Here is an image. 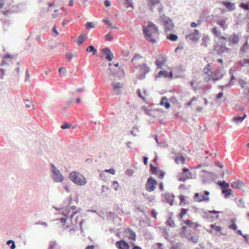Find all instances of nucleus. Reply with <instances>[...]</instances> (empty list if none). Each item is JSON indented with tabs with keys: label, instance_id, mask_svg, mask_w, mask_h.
I'll use <instances>...</instances> for the list:
<instances>
[{
	"label": "nucleus",
	"instance_id": "f257e3e1",
	"mask_svg": "<svg viewBox=\"0 0 249 249\" xmlns=\"http://www.w3.org/2000/svg\"><path fill=\"white\" fill-rule=\"evenodd\" d=\"M69 178L73 182L79 186H83L87 183L86 178L80 173L73 171L69 174Z\"/></svg>",
	"mask_w": 249,
	"mask_h": 249
},
{
	"label": "nucleus",
	"instance_id": "f03ea898",
	"mask_svg": "<svg viewBox=\"0 0 249 249\" xmlns=\"http://www.w3.org/2000/svg\"><path fill=\"white\" fill-rule=\"evenodd\" d=\"M52 177L53 180L57 182H62L64 177L60 171L54 165H52Z\"/></svg>",
	"mask_w": 249,
	"mask_h": 249
},
{
	"label": "nucleus",
	"instance_id": "7ed1b4c3",
	"mask_svg": "<svg viewBox=\"0 0 249 249\" xmlns=\"http://www.w3.org/2000/svg\"><path fill=\"white\" fill-rule=\"evenodd\" d=\"M108 71H109L108 78L111 81L114 80L115 77L121 78L124 76V72L120 68H118V71L111 68H109Z\"/></svg>",
	"mask_w": 249,
	"mask_h": 249
},
{
	"label": "nucleus",
	"instance_id": "20e7f679",
	"mask_svg": "<svg viewBox=\"0 0 249 249\" xmlns=\"http://www.w3.org/2000/svg\"><path fill=\"white\" fill-rule=\"evenodd\" d=\"M139 74L138 77L140 79H143L145 77V75L150 71V68L146 63H142L139 67Z\"/></svg>",
	"mask_w": 249,
	"mask_h": 249
},
{
	"label": "nucleus",
	"instance_id": "39448f33",
	"mask_svg": "<svg viewBox=\"0 0 249 249\" xmlns=\"http://www.w3.org/2000/svg\"><path fill=\"white\" fill-rule=\"evenodd\" d=\"M201 172L204 173L203 175H201L204 183L212 180H214L216 177V175L211 172H208L204 170H202Z\"/></svg>",
	"mask_w": 249,
	"mask_h": 249
},
{
	"label": "nucleus",
	"instance_id": "423d86ee",
	"mask_svg": "<svg viewBox=\"0 0 249 249\" xmlns=\"http://www.w3.org/2000/svg\"><path fill=\"white\" fill-rule=\"evenodd\" d=\"M157 184V181L155 179L151 177L149 178L145 185L146 190L148 192L153 191L155 189Z\"/></svg>",
	"mask_w": 249,
	"mask_h": 249
},
{
	"label": "nucleus",
	"instance_id": "0eeeda50",
	"mask_svg": "<svg viewBox=\"0 0 249 249\" xmlns=\"http://www.w3.org/2000/svg\"><path fill=\"white\" fill-rule=\"evenodd\" d=\"M144 37L149 41L155 43L158 37V32H143Z\"/></svg>",
	"mask_w": 249,
	"mask_h": 249
},
{
	"label": "nucleus",
	"instance_id": "6e6552de",
	"mask_svg": "<svg viewBox=\"0 0 249 249\" xmlns=\"http://www.w3.org/2000/svg\"><path fill=\"white\" fill-rule=\"evenodd\" d=\"M231 187L234 189H238L241 190L243 191H245V184L240 180H238L232 182L231 184Z\"/></svg>",
	"mask_w": 249,
	"mask_h": 249
},
{
	"label": "nucleus",
	"instance_id": "1a4fd4ad",
	"mask_svg": "<svg viewBox=\"0 0 249 249\" xmlns=\"http://www.w3.org/2000/svg\"><path fill=\"white\" fill-rule=\"evenodd\" d=\"M102 53L105 56L106 59L108 61H111L113 58V54L109 48H105L103 49Z\"/></svg>",
	"mask_w": 249,
	"mask_h": 249
},
{
	"label": "nucleus",
	"instance_id": "9d476101",
	"mask_svg": "<svg viewBox=\"0 0 249 249\" xmlns=\"http://www.w3.org/2000/svg\"><path fill=\"white\" fill-rule=\"evenodd\" d=\"M199 32H193L189 35H186V38L188 41H196L200 37Z\"/></svg>",
	"mask_w": 249,
	"mask_h": 249
},
{
	"label": "nucleus",
	"instance_id": "9b49d317",
	"mask_svg": "<svg viewBox=\"0 0 249 249\" xmlns=\"http://www.w3.org/2000/svg\"><path fill=\"white\" fill-rule=\"evenodd\" d=\"M184 237L188 239V240L192 241L193 243H197L198 241V236L195 233H185Z\"/></svg>",
	"mask_w": 249,
	"mask_h": 249
},
{
	"label": "nucleus",
	"instance_id": "f8f14e48",
	"mask_svg": "<svg viewBox=\"0 0 249 249\" xmlns=\"http://www.w3.org/2000/svg\"><path fill=\"white\" fill-rule=\"evenodd\" d=\"M116 247L119 249H129V245L123 240L117 241L115 243Z\"/></svg>",
	"mask_w": 249,
	"mask_h": 249
},
{
	"label": "nucleus",
	"instance_id": "ddd939ff",
	"mask_svg": "<svg viewBox=\"0 0 249 249\" xmlns=\"http://www.w3.org/2000/svg\"><path fill=\"white\" fill-rule=\"evenodd\" d=\"M142 58V56L139 53L135 54L134 56L133 57V58L131 60V62H132L133 63L134 66L135 68H136L137 69H139V60Z\"/></svg>",
	"mask_w": 249,
	"mask_h": 249
},
{
	"label": "nucleus",
	"instance_id": "4468645a",
	"mask_svg": "<svg viewBox=\"0 0 249 249\" xmlns=\"http://www.w3.org/2000/svg\"><path fill=\"white\" fill-rule=\"evenodd\" d=\"M217 49H215L216 51V53L218 54H223L226 53H230V49L228 48H227L225 46H220L219 47H217Z\"/></svg>",
	"mask_w": 249,
	"mask_h": 249
},
{
	"label": "nucleus",
	"instance_id": "2eb2a0df",
	"mask_svg": "<svg viewBox=\"0 0 249 249\" xmlns=\"http://www.w3.org/2000/svg\"><path fill=\"white\" fill-rule=\"evenodd\" d=\"M166 61V59L165 58L161 55L160 57L157 59L155 63L158 69H161Z\"/></svg>",
	"mask_w": 249,
	"mask_h": 249
},
{
	"label": "nucleus",
	"instance_id": "dca6fc26",
	"mask_svg": "<svg viewBox=\"0 0 249 249\" xmlns=\"http://www.w3.org/2000/svg\"><path fill=\"white\" fill-rule=\"evenodd\" d=\"M158 30L157 28L155 26V24L151 22H148V25L142 26V31H150V30Z\"/></svg>",
	"mask_w": 249,
	"mask_h": 249
},
{
	"label": "nucleus",
	"instance_id": "f3484780",
	"mask_svg": "<svg viewBox=\"0 0 249 249\" xmlns=\"http://www.w3.org/2000/svg\"><path fill=\"white\" fill-rule=\"evenodd\" d=\"M173 23L172 21L170 19L164 21V29L165 31H170L173 28Z\"/></svg>",
	"mask_w": 249,
	"mask_h": 249
},
{
	"label": "nucleus",
	"instance_id": "a211bd4d",
	"mask_svg": "<svg viewBox=\"0 0 249 249\" xmlns=\"http://www.w3.org/2000/svg\"><path fill=\"white\" fill-rule=\"evenodd\" d=\"M224 74V73L222 70H218L216 71L213 75L212 79L214 81L219 80L223 77Z\"/></svg>",
	"mask_w": 249,
	"mask_h": 249
},
{
	"label": "nucleus",
	"instance_id": "6ab92c4d",
	"mask_svg": "<svg viewBox=\"0 0 249 249\" xmlns=\"http://www.w3.org/2000/svg\"><path fill=\"white\" fill-rule=\"evenodd\" d=\"M87 34L84 33L81 34L76 41L77 44L79 46L81 45L87 39Z\"/></svg>",
	"mask_w": 249,
	"mask_h": 249
},
{
	"label": "nucleus",
	"instance_id": "aec40b11",
	"mask_svg": "<svg viewBox=\"0 0 249 249\" xmlns=\"http://www.w3.org/2000/svg\"><path fill=\"white\" fill-rule=\"evenodd\" d=\"M111 85L113 90L116 91L117 94H120V89L123 88V84L118 82H113L111 83Z\"/></svg>",
	"mask_w": 249,
	"mask_h": 249
},
{
	"label": "nucleus",
	"instance_id": "412c9836",
	"mask_svg": "<svg viewBox=\"0 0 249 249\" xmlns=\"http://www.w3.org/2000/svg\"><path fill=\"white\" fill-rule=\"evenodd\" d=\"M147 4L151 10H153L155 6L160 2V0H147Z\"/></svg>",
	"mask_w": 249,
	"mask_h": 249
},
{
	"label": "nucleus",
	"instance_id": "4be33fe9",
	"mask_svg": "<svg viewBox=\"0 0 249 249\" xmlns=\"http://www.w3.org/2000/svg\"><path fill=\"white\" fill-rule=\"evenodd\" d=\"M158 76L159 77L163 76L165 78H172L173 77V72L172 71H170L168 72L167 71H160L158 73Z\"/></svg>",
	"mask_w": 249,
	"mask_h": 249
},
{
	"label": "nucleus",
	"instance_id": "5701e85b",
	"mask_svg": "<svg viewBox=\"0 0 249 249\" xmlns=\"http://www.w3.org/2000/svg\"><path fill=\"white\" fill-rule=\"evenodd\" d=\"M204 194H205V195H202V196H200L201 198H199L197 200L198 202H201V201L208 202L210 200V198L208 196L209 195L210 193L208 191H206L204 192Z\"/></svg>",
	"mask_w": 249,
	"mask_h": 249
},
{
	"label": "nucleus",
	"instance_id": "b1692460",
	"mask_svg": "<svg viewBox=\"0 0 249 249\" xmlns=\"http://www.w3.org/2000/svg\"><path fill=\"white\" fill-rule=\"evenodd\" d=\"M174 197V195L170 193H167L165 195V198L166 200V202L169 203L171 205H173Z\"/></svg>",
	"mask_w": 249,
	"mask_h": 249
},
{
	"label": "nucleus",
	"instance_id": "393cba45",
	"mask_svg": "<svg viewBox=\"0 0 249 249\" xmlns=\"http://www.w3.org/2000/svg\"><path fill=\"white\" fill-rule=\"evenodd\" d=\"M220 19L217 20V23L222 28L223 30H225L227 27V24H226V19Z\"/></svg>",
	"mask_w": 249,
	"mask_h": 249
},
{
	"label": "nucleus",
	"instance_id": "a878e982",
	"mask_svg": "<svg viewBox=\"0 0 249 249\" xmlns=\"http://www.w3.org/2000/svg\"><path fill=\"white\" fill-rule=\"evenodd\" d=\"M125 231L128 233V237L129 239L133 240V241L136 240V235L135 232L129 229H127Z\"/></svg>",
	"mask_w": 249,
	"mask_h": 249
},
{
	"label": "nucleus",
	"instance_id": "bb28decb",
	"mask_svg": "<svg viewBox=\"0 0 249 249\" xmlns=\"http://www.w3.org/2000/svg\"><path fill=\"white\" fill-rule=\"evenodd\" d=\"M240 51L242 53H249V45L248 42V38L246 39V42L241 48Z\"/></svg>",
	"mask_w": 249,
	"mask_h": 249
},
{
	"label": "nucleus",
	"instance_id": "cd10ccee",
	"mask_svg": "<svg viewBox=\"0 0 249 249\" xmlns=\"http://www.w3.org/2000/svg\"><path fill=\"white\" fill-rule=\"evenodd\" d=\"M40 37L41 36L40 35H37L36 32H31L28 39H36V41H39Z\"/></svg>",
	"mask_w": 249,
	"mask_h": 249
},
{
	"label": "nucleus",
	"instance_id": "c85d7f7f",
	"mask_svg": "<svg viewBox=\"0 0 249 249\" xmlns=\"http://www.w3.org/2000/svg\"><path fill=\"white\" fill-rule=\"evenodd\" d=\"M160 105L161 106H164L167 109L170 107V104L168 102V99L166 97L162 98Z\"/></svg>",
	"mask_w": 249,
	"mask_h": 249
},
{
	"label": "nucleus",
	"instance_id": "c756f323",
	"mask_svg": "<svg viewBox=\"0 0 249 249\" xmlns=\"http://www.w3.org/2000/svg\"><path fill=\"white\" fill-rule=\"evenodd\" d=\"M233 191L231 189L228 188L222 190V193L224 194L226 198L230 197L231 195H232Z\"/></svg>",
	"mask_w": 249,
	"mask_h": 249
},
{
	"label": "nucleus",
	"instance_id": "7c9ffc66",
	"mask_svg": "<svg viewBox=\"0 0 249 249\" xmlns=\"http://www.w3.org/2000/svg\"><path fill=\"white\" fill-rule=\"evenodd\" d=\"M228 39L230 43L237 44L239 42V37L237 36L233 35L232 36L229 37Z\"/></svg>",
	"mask_w": 249,
	"mask_h": 249
},
{
	"label": "nucleus",
	"instance_id": "2f4dec72",
	"mask_svg": "<svg viewBox=\"0 0 249 249\" xmlns=\"http://www.w3.org/2000/svg\"><path fill=\"white\" fill-rule=\"evenodd\" d=\"M48 249H59L58 244L56 241H50Z\"/></svg>",
	"mask_w": 249,
	"mask_h": 249
},
{
	"label": "nucleus",
	"instance_id": "473e14b6",
	"mask_svg": "<svg viewBox=\"0 0 249 249\" xmlns=\"http://www.w3.org/2000/svg\"><path fill=\"white\" fill-rule=\"evenodd\" d=\"M77 52H75L73 53H66V58L68 61H70L73 57H75L77 56Z\"/></svg>",
	"mask_w": 249,
	"mask_h": 249
},
{
	"label": "nucleus",
	"instance_id": "72a5a7b5",
	"mask_svg": "<svg viewBox=\"0 0 249 249\" xmlns=\"http://www.w3.org/2000/svg\"><path fill=\"white\" fill-rule=\"evenodd\" d=\"M86 51L89 53H92L93 54H96L97 52V50L92 45L89 46L87 48Z\"/></svg>",
	"mask_w": 249,
	"mask_h": 249
},
{
	"label": "nucleus",
	"instance_id": "f704fd0d",
	"mask_svg": "<svg viewBox=\"0 0 249 249\" xmlns=\"http://www.w3.org/2000/svg\"><path fill=\"white\" fill-rule=\"evenodd\" d=\"M185 160V158L180 155L179 156H177L175 159L176 162L178 164L179 163H184Z\"/></svg>",
	"mask_w": 249,
	"mask_h": 249
},
{
	"label": "nucleus",
	"instance_id": "c9c22d12",
	"mask_svg": "<svg viewBox=\"0 0 249 249\" xmlns=\"http://www.w3.org/2000/svg\"><path fill=\"white\" fill-rule=\"evenodd\" d=\"M217 184L221 187L225 188V189H228L230 186V184L228 183H227L225 181H219L217 182Z\"/></svg>",
	"mask_w": 249,
	"mask_h": 249
},
{
	"label": "nucleus",
	"instance_id": "e433bc0d",
	"mask_svg": "<svg viewBox=\"0 0 249 249\" xmlns=\"http://www.w3.org/2000/svg\"><path fill=\"white\" fill-rule=\"evenodd\" d=\"M183 246L182 243H177L173 244L171 249H183Z\"/></svg>",
	"mask_w": 249,
	"mask_h": 249
},
{
	"label": "nucleus",
	"instance_id": "4c0bfd02",
	"mask_svg": "<svg viewBox=\"0 0 249 249\" xmlns=\"http://www.w3.org/2000/svg\"><path fill=\"white\" fill-rule=\"evenodd\" d=\"M185 223L186 225L190 227L193 228H196L197 227V225L196 223H193L191 220H187L185 222Z\"/></svg>",
	"mask_w": 249,
	"mask_h": 249
},
{
	"label": "nucleus",
	"instance_id": "58836bf2",
	"mask_svg": "<svg viewBox=\"0 0 249 249\" xmlns=\"http://www.w3.org/2000/svg\"><path fill=\"white\" fill-rule=\"evenodd\" d=\"M230 73L231 74V77L230 78V81L228 84L226 85V86H231L233 85L232 81L235 79V77L233 75V73L232 72V70L231 69L230 71Z\"/></svg>",
	"mask_w": 249,
	"mask_h": 249
},
{
	"label": "nucleus",
	"instance_id": "ea45409f",
	"mask_svg": "<svg viewBox=\"0 0 249 249\" xmlns=\"http://www.w3.org/2000/svg\"><path fill=\"white\" fill-rule=\"evenodd\" d=\"M167 38L171 41H176L178 39V36L176 35L170 34L167 36Z\"/></svg>",
	"mask_w": 249,
	"mask_h": 249
},
{
	"label": "nucleus",
	"instance_id": "a19ab883",
	"mask_svg": "<svg viewBox=\"0 0 249 249\" xmlns=\"http://www.w3.org/2000/svg\"><path fill=\"white\" fill-rule=\"evenodd\" d=\"M85 26L88 29H91L95 28V24L92 22H88L86 23Z\"/></svg>",
	"mask_w": 249,
	"mask_h": 249
},
{
	"label": "nucleus",
	"instance_id": "79ce46f5",
	"mask_svg": "<svg viewBox=\"0 0 249 249\" xmlns=\"http://www.w3.org/2000/svg\"><path fill=\"white\" fill-rule=\"evenodd\" d=\"M24 104L25 105L26 108H29L32 106L33 109H35L34 105H31V102L29 100H25L24 101Z\"/></svg>",
	"mask_w": 249,
	"mask_h": 249
},
{
	"label": "nucleus",
	"instance_id": "37998d69",
	"mask_svg": "<svg viewBox=\"0 0 249 249\" xmlns=\"http://www.w3.org/2000/svg\"><path fill=\"white\" fill-rule=\"evenodd\" d=\"M11 244H12V245L10 247V248L11 249H15L16 248V243L15 241L13 240H10L7 241L6 244L7 245H10Z\"/></svg>",
	"mask_w": 249,
	"mask_h": 249
},
{
	"label": "nucleus",
	"instance_id": "c03bdc74",
	"mask_svg": "<svg viewBox=\"0 0 249 249\" xmlns=\"http://www.w3.org/2000/svg\"><path fill=\"white\" fill-rule=\"evenodd\" d=\"M70 213V211H69L68 212H64L63 213V214L64 216L66 217V218H62L60 219V221L62 223H65L67 220V218L69 216V213Z\"/></svg>",
	"mask_w": 249,
	"mask_h": 249
},
{
	"label": "nucleus",
	"instance_id": "a18cd8bd",
	"mask_svg": "<svg viewBox=\"0 0 249 249\" xmlns=\"http://www.w3.org/2000/svg\"><path fill=\"white\" fill-rule=\"evenodd\" d=\"M150 171L152 174H155L158 172V168L153 165L152 164H150Z\"/></svg>",
	"mask_w": 249,
	"mask_h": 249
},
{
	"label": "nucleus",
	"instance_id": "49530a36",
	"mask_svg": "<svg viewBox=\"0 0 249 249\" xmlns=\"http://www.w3.org/2000/svg\"><path fill=\"white\" fill-rule=\"evenodd\" d=\"M215 36L219 37V38L226 40V38L223 36H220L221 32H213Z\"/></svg>",
	"mask_w": 249,
	"mask_h": 249
},
{
	"label": "nucleus",
	"instance_id": "de8ad7c7",
	"mask_svg": "<svg viewBox=\"0 0 249 249\" xmlns=\"http://www.w3.org/2000/svg\"><path fill=\"white\" fill-rule=\"evenodd\" d=\"M232 120L236 123H239L242 122L243 121V120L242 119V117L239 116L233 117Z\"/></svg>",
	"mask_w": 249,
	"mask_h": 249
},
{
	"label": "nucleus",
	"instance_id": "09e8293b",
	"mask_svg": "<svg viewBox=\"0 0 249 249\" xmlns=\"http://www.w3.org/2000/svg\"><path fill=\"white\" fill-rule=\"evenodd\" d=\"M142 109L145 113V114L148 115H151V112L153 111L152 110L147 109L145 107H142Z\"/></svg>",
	"mask_w": 249,
	"mask_h": 249
},
{
	"label": "nucleus",
	"instance_id": "8fccbe9b",
	"mask_svg": "<svg viewBox=\"0 0 249 249\" xmlns=\"http://www.w3.org/2000/svg\"><path fill=\"white\" fill-rule=\"evenodd\" d=\"M225 5L226 6L227 8H228L229 9H233V7L234 6V4L230 2H225Z\"/></svg>",
	"mask_w": 249,
	"mask_h": 249
},
{
	"label": "nucleus",
	"instance_id": "3c124183",
	"mask_svg": "<svg viewBox=\"0 0 249 249\" xmlns=\"http://www.w3.org/2000/svg\"><path fill=\"white\" fill-rule=\"evenodd\" d=\"M211 227L212 229L216 231H219L221 230L220 227L216 226L215 224L211 225Z\"/></svg>",
	"mask_w": 249,
	"mask_h": 249
},
{
	"label": "nucleus",
	"instance_id": "603ef678",
	"mask_svg": "<svg viewBox=\"0 0 249 249\" xmlns=\"http://www.w3.org/2000/svg\"><path fill=\"white\" fill-rule=\"evenodd\" d=\"M238 206L239 207H241V208H245V203H244V200L242 199H240L238 201Z\"/></svg>",
	"mask_w": 249,
	"mask_h": 249
},
{
	"label": "nucleus",
	"instance_id": "864d4df0",
	"mask_svg": "<svg viewBox=\"0 0 249 249\" xmlns=\"http://www.w3.org/2000/svg\"><path fill=\"white\" fill-rule=\"evenodd\" d=\"M241 7L244 10H249V4L247 3H242L241 4Z\"/></svg>",
	"mask_w": 249,
	"mask_h": 249
},
{
	"label": "nucleus",
	"instance_id": "5fc2aeb1",
	"mask_svg": "<svg viewBox=\"0 0 249 249\" xmlns=\"http://www.w3.org/2000/svg\"><path fill=\"white\" fill-rule=\"evenodd\" d=\"M168 225L172 227H174L175 226V223L173 221V220L171 217H170L167 221Z\"/></svg>",
	"mask_w": 249,
	"mask_h": 249
},
{
	"label": "nucleus",
	"instance_id": "6e6d98bb",
	"mask_svg": "<svg viewBox=\"0 0 249 249\" xmlns=\"http://www.w3.org/2000/svg\"><path fill=\"white\" fill-rule=\"evenodd\" d=\"M106 39L107 41H111L112 40L113 36L110 33H108L105 36Z\"/></svg>",
	"mask_w": 249,
	"mask_h": 249
},
{
	"label": "nucleus",
	"instance_id": "4d7b16f0",
	"mask_svg": "<svg viewBox=\"0 0 249 249\" xmlns=\"http://www.w3.org/2000/svg\"><path fill=\"white\" fill-rule=\"evenodd\" d=\"M71 124L70 123H65L61 126V128L65 129L70 128Z\"/></svg>",
	"mask_w": 249,
	"mask_h": 249
},
{
	"label": "nucleus",
	"instance_id": "13d9d810",
	"mask_svg": "<svg viewBox=\"0 0 249 249\" xmlns=\"http://www.w3.org/2000/svg\"><path fill=\"white\" fill-rule=\"evenodd\" d=\"M187 209L182 208L179 213V216L182 218L183 215L187 213Z\"/></svg>",
	"mask_w": 249,
	"mask_h": 249
},
{
	"label": "nucleus",
	"instance_id": "bf43d9fd",
	"mask_svg": "<svg viewBox=\"0 0 249 249\" xmlns=\"http://www.w3.org/2000/svg\"><path fill=\"white\" fill-rule=\"evenodd\" d=\"M134 173V171L131 169H128L125 172V174L128 176H131Z\"/></svg>",
	"mask_w": 249,
	"mask_h": 249
},
{
	"label": "nucleus",
	"instance_id": "052dcab7",
	"mask_svg": "<svg viewBox=\"0 0 249 249\" xmlns=\"http://www.w3.org/2000/svg\"><path fill=\"white\" fill-rule=\"evenodd\" d=\"M138 128L133 127L132 130L131 131L130 133L132 135H133L134 136H135L137 135V132H138Z\"/></svg>",
	"mask_w": 249,
	"mask_h": 249
},
{
	"label": "nucleus",
	"instance_id": "680f3d73",
	"mask_svg": "<svg viewBox=\"0 0 249 249\" xmlns=\"http://www.w3.org/2000/svg\"><path fill=\"white\" fill-rule=\"evenodd\" d=\"M66 71H67L66 69L64 67H62L60 68L59 69V72L60 73H63L64 74H65L66 73Z\"/></svg>",
	"mask_w": 249,
	"mask_h": 249
},
{
	"label": "nucleus",
	"instance_id": "e2e57ef3",
	"mask_svg": "<svg viewBox=\"0 0 249 249\" xmlns=\"http://www.w3.org/2000/svg\"><path fill=\"white\" fill-rule=\"evenodd\" d=\"M125 1V3L126 4L128 5V6H130L132 7H133V2H132V0H124Z\"/></svg>",
	"mask_w": 249,
	"mask_h": 249
},
{
	"label": "nucleus",
	"instance_id": "0e129e2a",
	"mask_svg": "<svg viewBox=\"0 0 249 249\" xmlns=\"http://www.w3.org/2000/svg\"><path fill=\"white\" fill-rule=\"evenodd\" d=\"M113 187L116 190L117 187L119 186V183L117 181H114L112 183Z\"/></svg>",
	"mask_w": 249,
	"mask_h": 249
},
{
	"label": "nucleus",
	"instance_id": "69168bd1",
	"mask_svg": "<svg viewBox=\"0 0 249 249\" xmlns=\"http://www.w3.org/2000/svg\"><path fill=\"white\" fill-rule=\"evenodd\" d=\"M207 39L209 40V38H208V37L207 36L206 37H205L203 39V41H202V44H201L202 45L204 46L205 47L207 46V43H206V41Z\"/></svg>",
	"mask_w": 249,
	"mask_h": 249
},
{
	"label": "nucleus",
	"instance_id": "338daca9",
	"mask_svg": "<svg viewBox=\"0 0 249 249\" xmlns=\"http://www.w3.org/2000/svg\"><path fill=\"white\" fill-rule=\"evenodd\" d=\"M230 228L232 229V230H236L237 228V225H236V224L234 222H233L230 226Z\"/></svg>",
	"mask_w": 249,
	"mask_h": 249
},
{
	"label": "nucleus",
	"instance_id": "774afa93",
	"mask_svg": "<svg viewBox=\"0 0 249 249\" xmlns=\"http://www.w3.org/2000/svg\"><path fill=\"white\" fill-rule=\"evenodd\" d=\"M239 83L240 85L241 86L242 88H244L246 84V82L244 80H242V79H240Z\"/></svg>",
	"mask_w": 249,
	"mask_h": 249
}]
</instances>
